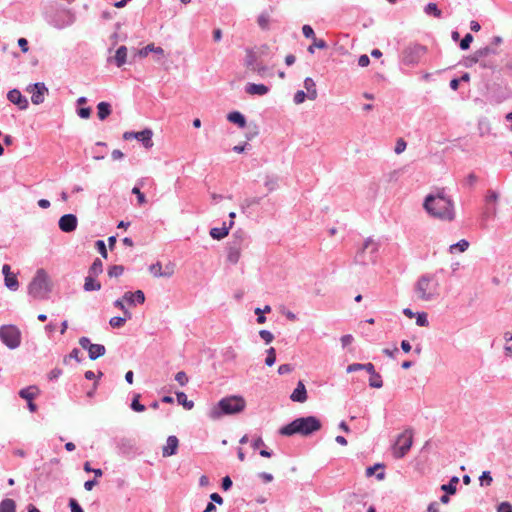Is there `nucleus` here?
<instances>
[{"mask_svg":"<svg viewBox=\"0 0 512 512\" xmlns=\"http://www.w3.org/2000/svg\"><path fill=\"white\" fill-rule=\"evenodd\" d=\"M426 212L441 221H452L455 217L454 202L445 190L428 194L423 202Z\"/></svg>","mask_w":512,"mask_h":512,"instance_id":"nucleus-1","label":"nucleus"},{"mask_svg":"<svg viewBox=\"0 0 512 512\" xmlns=\"http://www.w3.org/2000/svg\"><path fill=\"white\" fill-rule=\"evenodd\" d=\"M245 407L246 401L242 396H227L210 408L208 417L211 420H219L225 415L239 414L244 411Z\"/></svg>","mask_w":512,"mask_h":512,"instance_id":"nucleus-2","label":"nucleus"},{"mask_svg":"<svg viewBox=\"0 0 512 512\" xmlns=\"http://www.w3.org/2000/svg\"><path fill=\"white\" fill-rule=\"evenodd\" d=\"M321 421L315 416H306L296 418L289 424L280 428L279 433L283 436H293L299 434L301 436H309L321 429Z\"/></svg>","mask_w":512,"mask_h":512,"instance_id":"nucleus-3","label":"nucleus"},{"mask_svg":"<svg viewBox=\"0 0 512 512\" xmlns=\"http://www.w3.org/2000/svg\"><path fill=\"white\" fill-rule=\"evenodd\" d=\"M414 291L419 300L433 301L440 296V284L434 274H423L415 283Z\"/></svg>","mask_w":512,"mask_h":512,"instance_id":"nucleus-4","label":"nucleus"},{"mask_svg":"<svg viewBox=\"0 0 512 512\" xmlns=\"http://www.w3.org/2000/svg\"><path fill=\"white\" fill-rule=\"evenodd\" d=\"M51 291L52 284L47 272L44 269H38L28 286L29 295L34 299L44 300L48 298Z\"/></svg>","mask_w":512,"mask_h":512,"instance_id":"nucleus-5","label":"nucleus"},{"mask_svg":"<svg viewBox=\"0 0 512 512\" xmlns=\"http://www.w3.org/2000/svg\"><path fill=\"white\" fill-rule=\"evenodd\" d=\"M46 20L50 26L58 30H62L74 24L76 21V15L70 9L60 8L54 13L47 15Z\"/></svg>","mask_w":512,"mask_h":512,"instance_id":"nucleus-6","label":"nucleus"},{"mask_svg":"<svg viewBox=\"0 0 512 512\" xmlns=\"http://www.w3.org/2000/svg\"><path fill=\"white\" fill-rule=\"evenodd\" d=\"M427 47L419 43H410L406 46L400 55V61L403 65L413 67L417 65L421 58L426 54Z\"/></svg>","mask_w":512,"mask_h":512,"instance_id":"nucleus-7","label":"nucleus"},{"mask_svg":"<svg viewBox=\"0 0 512 512\" xmlns=\"http://www.w3.org/2000/svg\"><path fill=\"white\" fill-rule=\"evenodd\" d=\"M413 444V430L412 428H407L401 433L396 440L393 455L397 459L403 458L408 451L410 450Z\"/></svg>","mask_w":512,"mask_h":512,"instance_id":"nucleus-8","label":"nucleus"},{"mask_svg":"<svg viewBox=\"0 0 512 512\" xmlns=\"http://www.w3.org/2000/svg\"><path fill=\"white\" fill-rule=\"evenodd\" d=\"M0 339L9 349H16L21 343V333L13 325H4L0 327Z\"/></svg>","mask_w":512,"mask_h":512,"instance_id":"nucleus-9","label":"nucleus"},{"mask_svg":"<svg viewBox=\"0 0 512 512\" xmlns=\"http://www.w3.org/2000/svg\"><path fill=\"white\" fill-rule=\"evenodd\" d=\"M153 130L149 127L142 129L141 131H130V140H137L145 149H151L153 143Z\"/></svg>","mask_w":512,"mask_h":512,"instance_id":"nucleus-10","label":"nucleus"},{"mask_svg":"<svg viewBox=\"0 0 512 512\" xmlns=\"http://www.w3.org/2000/svg\"><path fill=\"white\" fill-rule=\"evenodd\" d=\"M27 91L31 93V101L35 105L44 102L45 95L48 93V88L45 83L37 82L28 86Z\"/></svg>","mask_w":512,"mask_h":512,"instance_id":"nucleus-11","label":"nucleus"},{"mask_svg":"<svg viewBox=\"0 0 512 512\" xmlns=\"http://www.w3.org/2000/svg\"><path fill=\"white\" fill-rule=\"evenodd\" d=\"M7 99L18 106L19 109L24 110L28 107V100L21 94L18 89H12L7 94Z\"/></svg>","mask_w":512,"mask_h":512,"instance_id":"nucleus-12","label":"nucleus"},{"mask_svg":"<svg viewBox=\"0 0 512 512\" xmlns=\"http://www.w3.org/2000/svg\"><path fill=\"white\" fill-rule=\"evenodd\" d=\"M226 118L227 121L236 125L238 128L244 129L247 126L246 116L238 110L230 111Z\"/></svg>","mask_w":512,"mask_h":512,"instance_id":"nucleus-13","label":"nucleus"},{"mask_svg":"<svg viewBox=\"0 0 512 512\" xmlns=\"http://www.w3.org/2000/svg\"><path fill=\"white\" fill-rule=\"evenodd\" d=\"M270 91V88L263 83H247L245 92L250 95L264 96Z\"/></svg>","mask_w":512,"mask_h":512,"instance_id":"nucleus-14","label":"nucleus"},{"mask_svg":"<svg viewBox=\"0 0 512 512\" xmlns=\"http://www.w3.org/2000/svg\"><path fill=\"white\" fill-rule=\"evenodd\" d=\"M290 399L293 402H298V403H303L307 400L306 387L302 381H299L297 383L296 388L293 390V392L290 395Z\"/></svg>","mask_w":512,"mask_h":512,"instance_id":"nucleus-15","label":"nucleus"},{"mask_svg":"<svg viewBox=\"0 0 512 512\" xmlns=\"http://www.w3.org/2000/svg\"><path fill=\"white\" fill-rule=\"evenodd\" d=\"M178 438L174 435H171L167 438L166 445L162 449V455L164 457L172 456L176 453L178 448Z\"/></svg>","mask_w":512,"mask_h":512,"instance_id":"nucleus-16","label":"nucleus"},{"mask_svg":"<svg viewBox=\"0 0 512 512\" xmlns=\"http://www.w3.org/2000/svg\"><path fill=\"white\" fill-rule=\"evenodd\" d=\"M127 58V48L125 45H121L115 52L113 57H108V62H114L117 67H121Z\"/></svg>","mask_w":512,"mask_h":512,"instance_id":"nucleus-17","label":"nucleus"},{"mask_svg":"<svg viewBox=\"0 0 512 512\" xmlns=\"http://www.w3.org/2000/svg\"><path fill=\"white\" fill-rule=\"evenodd\" d=\"M303 85L306 89V93H308L310 96V100H316L318 93L315 81L311 77H306L303 81Z\"/></svg>","mask_w":512,"mask_h":512,"instance_id":"nucleus-18","label":"nucleus"},{"mask_svg":"<svg viewBox=\"0 0 512 512\" xmlns=\"http://www.w3.org/2000/svg\"><path fill=\"white\" fill-rule=\"evenodd\" d=\"M424 13L428 16H433L435 18L442 17V10L434 2H429L424 6Z\"/></svg>","mask_w":512,"mask_h":512,"instance_id":"nucleus-19","label":"nucleus"},{"mask_svg":"<svg viewBox=\"0 0 512 512\" xmlns=\"http://www.w3.org/2000/svg\"><path fill=\"white\" fill-rule=\"evenodd\" d=\"M106 352L105 346L101 344H92L91 348L88 351L89 358L91 360H96L99 357L103 356Z\"/></svg>","mask_w":512,"mask_h":512,"instance_id":"nucleus-20","label":"nucleus"},{"mask_svg":"<svg viewBox=\"0 0 512 512\" xmlns=\"http://www.w3.org/2000/svg\"><path fill=\"white\" fill-rule=\"evenodd\" d=\"M311 40H312V44L309 45L308 48H307V51L310 54H314L316 48L317 49H321V50H324V49L328 48V44H327L326 40H324L322 38L314 37Z\"/></svg>","mask_w":512,"mask_h":512,"instance_id":"nucleus-21","label":"nucleus"},{"mask_svg":"<svg viewBox=\"0 0 512 512\" xmlns=\"http://www.w3.org/2000/svg\"><path fill=\"white\" fill-rule=\"evenodd\" d=\"M231 227L232 226L213 227L209 233L212 238L220 240L228 235Z\"/></svg>","mask_w":512,"mask_h":512,"instance_id":"nucleus-22","label":"nucleus"},{"mask_svg":"<svg viewBox=\"0 0 512 512\" xmlns=\"http://www.w3.org/2000/svg\"><path fill=\"white\" fill-rule=\"evenodd\" d=\"M373 261V256L369 257L367 256V251L361 248L359 251H357L354 262L359 265H367L369 262Z\"/></svg>","mask_w":512,"mask_h":512,"instance_id":"nucleus-23","label":"nucleus"},{"mask_svg":"<svg viewBox=\"0 0 512 512\" xmlns=\"http://www.w3.org/2000/svg\"><path fill=\"white\" fill-rule=\"evenodd\" d=\"M111 113V106L108 102H100L97 105V115L100 120H105Z\"/></svg>","mask_w":512,"mask_h":512,"instance_id":"nucleus-24","label":"nucleus"},{"mask_svg":"<svg viewBox=\"0 0 512 512\" xmlns=\"http://www.w3.org/2000/svg\"><path fill=\"white\" fill-rule=\"evenodd\" d=\"M459 482V478L457 476H453L447 484L441 485V490L447 494L453 495L456 493L457 484Z\"/></svg>","mask_w":512,"mask_h":512,"instance_id":"nucleus-25","label":"nucleus"},{"mask_svg":"<svg viewBox=\"0 0 512 512\" xmlns=\"http://www.w3.org/2000/svg\"><path fill=\"white\" fill-rule=\"evenodd\" d=\"M92 275H88L85 278L84 290L85 291H98L101 289L100 282L96 281Z\"/></svg>","mask_w":512,"mask_h":512,"instance_id":"nucleus-26","label":"nucleus"},{"mask_svg":"<svg viewBox=\"0 0 512 512\" xmlns=\"http://www.w3.org/2000/svg\"><path fill=\"white\" fill-rule=\"evenodd\" d=\"M241 253L238 246H230L227 254V261L236 264L240 259Z\"/></svg>","mask_w":512,"mask_h":512,"instance_id":"nucleus-27","label":"nucleus"},{"mask_svg":"<svg viewBox=\"0 0 512 512\" xmlns=\"http://www.w3.org/2000/svg\"><path fill=\"white\" fill-rule=\"evenodd\" d=\"M176 399L178 404L182 405L187 410H191L194 407V402L192 400H188L187 395L184 392H177Z\"/></svg>","mask_w":512,"mask_h":512,"instance_id":"nucleus-28","label":"nucleus"},{"mask_svg":"<svg viewBox=\"0 0 512 512\" xmlns=\"http://www.w3.org/2000/svg\"><path fill=\"white\" fill-rule=\"evenodd\" d=\"M37 388L35 386H30L27 388H23L19 391V396L27 401H31L37 394Z\"/></svg>","mask_w":512,"mask_h":512,"instance_id":"nucleus-29","label":"nucleus"},{"mask_svg":"<svg viewBox=\"0 0 512 512\" xmlns=\"http://www.w3.org/2000/svg\"><path fill=\"white\" fill-rule=\"evenodd\" d=\"M468 247H469V242L465 239H462L459 242L450 245L449 251H450V253H455L456 251L465 252L468 249Z\"/></svg>","mask_w":512,"mask_h":512,"instance_id":"nucleus-30","label":"nucleus"},{"mask_svg":"<svg viewBox=\"0 0 512 512\" xmlns=\"http://www.w3.org/2000/svg\"><path fill=\"white\" fill-rule=\"evenodd\" d=\"M122 26L120 24L116 25V31L111 36L112 45L115 46L120 41L126 40V34L121 31Z\"/></svg>","mask_w":512,"mask_h":512,"instance_id":"nucleus-31","label":"nucleus"},{"mask_svg":"<svg viewBox=\"0 0 512 512\" xmlns=\"http://www.w3.org/2000/svg\"><path fill=\"white\" fill-rule=\"evenodd\" d=\"M4 281H5V286L12 291H16L19 288V282L16 278V275L13 273L6 276L4 278Z\"/></svg>","mask_w":512,"mask_h":512,"instance_id":"nucleus-32","label":"nucleus"},{"mask_svg":"<svg viewBox=\"0 0 512 512\" xmlns=\"http://www.w3.org/2000/svg\"><path fill=\"white\" fill-rule=\"evenodd\" d=\"M16 504L12 499H4L0 503V512H15Z\"/></svg>","mask_w":512,"mask_h":512,"instance_id":"nucleus-33","label":"nucleus"},{"mask_svg":"<svg viewBox=\"0 0 512 512\" xmlns=\"http://www.w3.org/2000/svg\"><path fill=\"white\" fill-rule=\"evenodd\" d=\"M362 248L366 251H369L370 256H372L378 250V243L375 242L371 237H368L363 243Z\"/></svg>","mask_w":512,"mask_h":512,"instance_id":"nucleus-34","label":"nucleus"},{"mask_svg":"<svg viewBox=\"0 0 512 512\" xmlns=\"http://www.w3.org/2000/svg\"><path fill=\"white\" fill-rule=\"evenodd\" d=\"M476 56L481 60L489 55H496L497 50L495 48H492L491 46H485L481 47L480 49L476 50Z\"/></svg>","mask_w":512,"mask_h":512,"instance_id":"nucleus-35","label":"nucleus"},{"mask_svg":"<svg viewBox=\"0 0 512 512\" xmlns=\"http://www.w3.org/2000/svg\"><path fill=\"white\" fill-rule=\"evenodd\" d=\"M103 271V263L99 258H96L89 268V275L97 276Z\"/></svg>","mask_w":512,"mask_h":512,"instance_id":"nucleus-36","label":"nucleus"},{"mask_svg":"<svg viewBox=\"0 0 512 512\" xmlns=\"http://www.w3.org/2000/svg\"><path fill=\"white\" fill-rule=\"evenodd\" d=\"M270 23V17L268 13L262 12L257 18V24L262 30H268Z\"/></svg>","mask_w":512,"mask_h":512,"instance_id":"nucleus-37","label":"nucleus"},{"mask_svg":"<svg viewBox=\"0 0 512 512\" xmlns=\"http://www.w3.org/2000/svg\"><path fill=\"white\" fill-rule=\"evenodd\" d=\"M130 194H133L136 196V199H137V204L139 206H142L144 204L147 203V198H146V195L143 191H140L138 189V187H133L131 190H130Z\"/></svg>","mask_w":512,"mask_h":512,"instance_id":"nucleus-38","label":"nucleus"},{"mask_svg":"<svg viewBox=\"0 0 512 512\" xmlns=\"http://www.w3.org/2000/svg\"><path fill=\"white\" fill-rule=\"evenodd\" d=\"M473 39L474 37L471 33H466L459 43V48L463 51L468 50L471 46V43L473 42Z\"/></svg>","mask_w":512,"mask_h":512,"instance_id":"nucleus-39","label":"nucleus"},{"mask_svg":"<svg viewBox=\"0 0 512 512\" xmlns=\"http://www.w3.org/2000/svg\"><path fill=\"white\" fill-rule=\"evenodd\" d=\"M256 54L250 48L246 50L245 64L248 68H253L256 65Z\"/></svg>","mask_w":512,"mask_h":512,"instance_id":"nucleus-40","label":"nucleus"},{"mask_svg":"<svg viewBox=\"0 0 512 512\" xmlns=\"http://www.w3.org/2000/svg\"><path fill=\"white\" fill-rule=\"evenodd\" d=\"M145 301V295L143 291L137 290L134 293H130V305L131 304H142Z\"/></svg>","mask_w":512,"mask_h":512,"instance_id":"nucleus-41","label":"nucleus"},{"mask_svg":"<svg viewBox=\"0 0 512 512\" xmlns=\"http://www.w3.org/2000/svg\"><path fill=\"white\" fill-rule=\"evenodd\" d=\"M152 50H154V44L153 43H150L146 46H144L143 48L141 49H138L136 51V53L134 54V57L138 56L139 58H145L147 57L150 53H152Z\"/></svg>","mask_w":512,"mask_h":512,"instance_id":"nucleus-42","label":"nucleus"},{"mask_svg":"<svg viewBox=\"0 0 512 512\" xmlns=\"http://www.w3.org/2000/svg\"><path fill=\"white\" fill-rule=\"evenodd\" d=\"M306 99H310V96L308 93H306L303 90H297L293 97V101L297 105L304 103L306 101Z\"/></svg>","mask_w":512,"mask_h":512,"instance_id":"nucleus-43","label":"nucleus"},{"mask_svg":"<svg viewBox=\"0 0 512 512\" xmlns=\"http://www.w3.org/2000/svg\"><path fill=\"white\" fill-rule=\"evenodd\" d=\"M369 385L372 388H381L383 386L381 375L377 372H375L374 375H371Z\"/></svg>","mask_w":512,"mask_h":512,"instance_id":"nucleus-44","label":"nucleus"},{"mask_svg":"<svg viewBox=\"0 0 512 512\" xmlns=\"http://www.w3.org/2000/svg\"><path fill=\"white\" fill-rule=\"evenodd\" d=\"M139 399L140 395L136 394L130 403V408L136 412H143L146 408L143 404L139 402Z\"/></svg>","mask_w":512,"mask_h":512,"instance_id":"nucleus-45","label":"nucleus"},{"mask_svg":"<svg viewBox=\"0 0 512 512\" xmlns=\"http://www.w3.org/2000/svg\"><path fill=\"white\" fill-rule=\"evenodd\" d=\"M127 320V315L124 314L123 317H112L109 321V324L112 328H120L125 325Z\"/></svg>","mask_w":512,"mask_h":512,"instance_id":"nucleus-46","label":"nucleus"},{"mask_svg":"<svg viewBox=\"0 0 512 512\" xmlns=\"http://www.w3.org/2000/svg\"><path fill=\"white\" fill-rule=\"evenodd\" d=\"M416 324L420 327H427L429 325L427 313L418 312L416 315Z\"/></svg>","mask_w":512,"mask_h":512,"instance_id":"nucleus-47","label":"nucleus"},{"mask_svg":"<svg viewBox=\"0 0 512 512\" xmlns=\"http://www.w3.org/2000/svg\"><path fill=\"white\" fill-rule=\"evenodd\" d=\"M149 271L154 277H163V267L160 262L150 265Z\"/></svg>","mask_w":512,"mask_h":512,"instance_id":"nucleus-48","label":"nucleus"},{"mask_svg":"<svg viewBox=\"0 0 512 512\" xmlns=\"http://www.w3.org/2000/svg\"><path fill=\"white\" fill-rule=\"evenodd\" d=\"M275 361H276V351H275V348L270 347L267 350V357L265 359V364L267 366L271 367L272 365L275 364Z\"/></svg>","mask_w":512,"mask_h":512,"instance_id":"nucleus-49","label":"nucleus"},{"mask_svg":"<svg viewBox=\"0 0 512 512\" xmlns=\"http://www.w3.org/2000/svg\"><path fill=\"white\" fill-rule=\"evenodd\" d=\"M480 59L478 58V56H476V52H474L473 54L467 56L465 59H464V62H463V65L466 67V68H471L473 65H475L476 63H479Z\"/></svg>","mask_w":512,"mask_h":512,"instance_id":"nucleus-50","label":"nucleus"},{"mask_svg":"<svg viewBox=\"0 0 512 512\" xmlns=\"http://www.w3.org/2000/svg\"><path fill=\"white\" fill-rule=\"evenodd\" d=\"M481 486H490L493 479L489 471H483L482 475L479 477Z\"/></svg>","mask_w":512,"mask_h":512,"instance_id":"nucleus-51","label":"nucleus"},{"mask_svg":"<svg viewBox=\"0 0 512 512\" xmlns=\"http://www.w3.org/2000/svg\"><path fill=\"white\" fill-rule=\"evenodd\" d=\"M57 224H77V217L74 214H65Z\"/></svg>","mask_w":512,"mask_h":512,"instance_id":"nucleus-52","label":"nucleus"},{"mask_svg":"<svg viewBox=\"0 0 512 512\" xmlns=\"http://www.w3.org/2000/svg\"><path fill=\"white\" fill-rule=\"evenodd\" d=\"M124 273V267L122 265H114L111 266L108 270V275L110 277H118Z\"/></svg>","mask_w":512,"mask_h":512,"instance_id":"nucleus-53","label":"nucleus"},{"mask_svg":"<svg viewBox=\"0 0 512 512\" xmlns=\"http://www.w3.org/2000/svg\"><path fill=\"white\" fill-rule=\"evenodd\" d=\"M302 34L307 39H313L316 37L313 27L309 24H304L302 26Z\"/></svg>","mask_w":512,"mask_h":512,"instance_id":"nucleus-54","label":"nucleus"},{"mask_svg":"<svg viewBox=\"0 0 512 512\" xmlns=\"http://www.w3.org/2000/svg\"><path fill=\"white\" fill-rule=\"evenodd\" d=\"M477 180H478V177L476 176V174L471 172L465 178L463 185L465 187L472 188L475 185V183L477 182Z\"/></svg>","mask_w":512,"mask_h":512,"instance_id":"nucleus-55","label":"nucleus"},{"mask_svg":"<svg viewBox=\"0 0 512 512\" xmlns=\"http://www.w3.org/2000/svg\"><path fill=\"white\" fill-rule=\"evenodd\" d=\"M498 198L499 194L495 190L490 189L487 191L485 201L489 205L491 203H495L498 200Z\"/></svg>","mask_w":512,"mask_h":512,"instance_id":"nucleus-56","label":"nucleus"},{"mask_svg":"<svg viewBox=\"0 0 512 512\" xmlns=\"http://www.w3.org/2000/svg\"><path fill=\"white\" fill-rule=\"evenodd\" d=\"M407 147V143L403 138H399L395 144L394 152L396 154H401L405 151Z\"/></svg>","mask_w":512,"mask_h":512,"instance_id":"nucleus-57","label":"nucleus"},{"mask_svg":"<svg viewBox=\"0 0 512 512\" xmlns=\"http://www.w3.org/2000/svg\"><path fill=\"white\" fill-rule=\"evenodd\" d=\"M265 187L269 192L274 191L278 187L277 178L267 177L265 181Z\"/></svg>","mask_w":512,"mask_h":512,"instance_id":"nucleus-58","label":"nucleus"},{"mask_svg":"<svg viewBox=\"0 0 512 512\" xmlns=\"http://www.w3.org/2000/svg\"><path fill=\"white\" fill-rule=\"evenodd\" d=\"M174 272H175V264L172 262H169L163 268V277L169 278L174 274Z\"/></svg>","mask_w":512,"mask_h":512,"instance_id":"nucleus-59","label":"nucleus"},{"mask_svg":"<svg viewBox=\"0 0 512 512\" xmlns=\"http://www.w3.org/2000/svg\"><path fill=\"white\" fill-rule=\"evenodd\" d=\"M95 247L98 250V252L102 255V257L107 258V249L105 242L103 240H97L95 242Z\"/></svg>","mask_w":512,"mask_h":512,"instance_id":"nucleus-60","label":"nucleus"},{"mask_svg":"<svg viewBox=\"0 0 512 512\" xmlns=\"http://www.w3.org/2000/svg\"><path fill=\"white\" fill-rule=\"evenodd\" d=\"M175 380L181 385L185 386L188 383V377L184 371H179L175 375Z\"/></svg>","mask_w":512,"mask_h":512,"instance_id":"nucleus-61","label":"nucleus"},{"mask_svg":"<svg viewBox=\"0 0 512 512\" xmlns=\"http://www.w3.org/2000/svg\"><path fill=\"white\" fill-rule=\"evenodd\" d=\"M259 336L265 341L266 344L271 343L274 339V335L268 330H260Z\"/></svg>","mask_w":512,"mask_h":512,"instance_id":"nucleus-62","label":"nucleus"},{"mask_svg":"<svg viewBox=\"0 0 512 512\" xmlns=\"http://www.w3.org/2000/svg\"><path fill=\"white\" fill-rule=\"evenodd\" d=\"M479 65L483 69H490L494 71L496 69V64L493 60H480Z\"/></svg>","mask_w":512,"mask_h":512,"instance_id":"nucleus-63","label":"nucleus"},{"mask_svg":"<svg viewBox=\"0 0 512 512\" xmlns=\"http://www.w3.org/2000/svg\"><path fill=\"white\" fill-rule=\"evenodd\" d=\"M497 512H512V505L509 502H502L498 505Z\"/></svg>","mask_w":512,"mask_h":512,"instance_id":"nucleus-64","label":"nucleus"}]
</instances>
